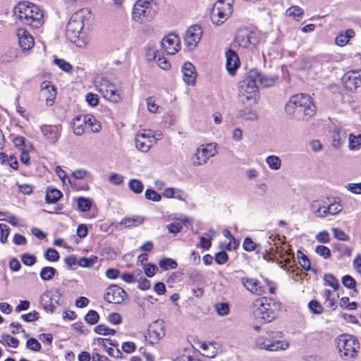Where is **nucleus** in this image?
I'll return each mask as SVG.
<instances>
[{
    "label": "nucleus",
    "instance_id": "nucleus-1",
    "mask_svg": "<svg viewBox=\"0 0 361 361\" xmlns=\"http://www.w3.org/2000/svg\"><path fill=\"white\" fill-rule=\"evenodd\" d=\"M285 111L290 116H302L303 120L308 121L314 115L316 106L310 95L300 94L290 98L285 106Z\"/></svg>",
    "mask_w": 361,
    "mask_h": 361
},
{
    "label": "nucleus",
    "instance_id": "nucleus-2",
    "mask_svg": "<svg viewBox=\"0 0 361 361\" xmlns=\"http://www.w3.org/2000/svg\"><path fill=\"white\" fill-rule=\"evenodd\" d=\"M90 11L87 8H80L75 12L66 26V36L73 43L78 47L85 44V34L82 32L84 21Z\"/></svg>",
    "mask_w": 361,
    "mask_h": 361
},
{
    "label": "nucleus",
    "instance_id": "nucleus-3",
    "mask_svg": "<svg viewBox=\"0 0 361 361\" xmlns=\"http://www.w3.org/2000/svg\"><path fill=\"white\" fill-rule=\"evenodd\" d=\"M13 12L21 21L32 28L37 29L44 23V15L34 4L23 1L15 6Z\"/></svg>",
    "mask_w": 361,
    "mask_h": 361
},
{
    "label": "nucleus",
    "instance_id": "nucleus-4",
    "mask_svg": "<svg viewBox=\"0 0 361 361\" xmlns=\"http://www.w3.org/2000/svg\"><path fill=\"white\" fill-rule=\"evenodd\" d=\"M259 77L257 69L250 70L247 76L240 82L238 98L243 105L255 104L258 97L256 78Z\"/></svg>",
    "mask_w": 361,
    "mask_h": 361
},
{
    "label": "nucleus",
    "instance_id": "nucleus-5",
    "mask_svg": "<svg viewBox=\"0 0 361 361\" xmlns=\"http://www.w3.org/2000/svg\"><path fill=\"white\" fill-rule=\"evenodd\" d=\"M336 343L341 358L350 360L357 357L360 343L355 336L348 334L339 335L336 338Z\"/></svg>",
    "mask_w": 361,
    "mask_h": 361
},
{
    "label": "nucleus",
    "instance_id": "nucleus-6",
    "mask_svg": "<svg viewBox=\"0 0 361 361\" xmlns=\"http://www.w3.org/2000/svg\"><path fill=\"white\" fill-rule=\"evenodd\" d=\"M253 315L264 322H271L277 315L276 307L266 298H258L253 302Z\"/></svg>",
    "mask_w": 361,
    "mask_h": 361
},
{
    "label": "nucleus",
    "instance_id": "nucleus-7",
    "mask_svg": "<svg viewBox=\"0 0 361 361\" xmlns=\"http://www.w3.org/2000/svg\"><path fill=\"white\" fill-rule=\"evenodd\" d=\"M282 338L281 332H270L267 336H261L256 338L255 346L258 348L268 351H276L285 350L288 347V343L282 342L279 339Z\"/></svg>",
    "mask_w": 361,
    "mask_h": 361
},
{
    "label": "nucleus",
    "instance_id": "nucleus-8",
    "mask_svg": "<svg viewBox=\"0 0 361 361\" xmlns=\"http://www.w3.org/2000/svg\"><path fill=\"white\" fill-rule=\"evenodd\" d=\"M153 0H137L133 8V19L140 23L150 21L155 16V11L152 6Z\"/></svg>",
    "mask_w": 361,
    "mask_h": 361
},
{
    "label": "nucleus",
    "instance_id": "nucleus-9",
    "mask_svg": "<svg viewBox=\"0 0 361 361\" xmlns=\"http://www.w3.org/2000/svg\"><path fill=\"white\" fill-rule=\"evenodd\" d=\"M234 0H218L212 11V23L219 25L223 24L233 12Z\"/></svg>",
    "mask_w": 361,
    "mask_h": 361
},
{
    "label": "nucleus",
    "instance_id": "nucleus-10",
    "mask_svg": "<svg viewBox=\"0 0 361 361\" xmlns=\"http://www.w3.org/2000/svg\"><path fill=\"white\" fill-rule=\"evenodd\" d=\"M97 88L103 97L110 102L118 103L122 100L120 91L106 78H102L97 85Z\"/></svg>",
    "mask_w": 361,
    "mask_h": 361
},
{
    "label": "nucleus",
    "instance_id": "nucleus-11",
    "mask_svg": "<svg viewBox=\"0 0 361 361\" xmlns=\"http://www.w3.org/2000/svg\"><path fill=\"white\" fill-rule=\"evenodd\" d=\"M202 29L199 25L190 26L184 35V44L188 51L194 50L202 36Z\"/></svg>",
    "mask_w": 361,
    "mask_h": 361
},
{
    "label": "nucleus",
    "instance_id": "nucleus-12",
    "mask_svg": "<svg viewBox=\"0 0 361 361\" xmlns=\"http://www.w3.org/2000/svg\"><path fill=\"white\" fill-rule=\"evenodd\" d=\"M128 297V293L116 285L109 286L106 290L104 299L109 303L121 304Z\"/></svg>",
    "mask_w": 361,
    "mask_h": 361
},
{
    "label": "nucleus",
    "instance_id": "nucleus-13",
    "mask_svg": "<svg viewBox=\"0 0 361 361\" xmlns=\"http://www.w3.org/2000/svg\"><path fill=\"white\" fill-rule=\"evenodd\" d=\"M215 147L212 144L202 145L197 148L193 158V164L200 166L207 163V160L215 155Z\"/></svg>",
    "mask_w": 361,
    "mask_h": 361
},
{
    "label": "nucleus",
    "instance_id": "nucleus-14",
    "mask_svg": "<svg viewBox=\"0 0 361 361\" xmlns=\"http://www.w3.org/2000/svg\"><path fill=\"white\" fill-rule=\"evenodd\" d=\"M41 132L44 139L51 144L57 142L61 137L62 126L44 124L40 127Z\"/></svg>",
    "mask_w": 361,
    "mask_h": 361
},
{
    "label": "nucleus",
    "instance_id": "nucleus-15",
    "mask_svg": "<svg viewBox=\"0 0 361 361\" xmlns=\"http://www.w3.org/2000/svg\"><path fill=\"white\" fill-rule=\"evenodd\" d=\"M18 37V45L21 48L22 51H27L32 48L34 46V38L30 32L23 28H18L16 31Z\"/></svg>",
    "mask_w": 361,
    "mask_h": 361
},
{
    "label": "nucleus",
    "instance_id": "nucleus-16",
    "mask_svg": "<svg viewBox=\"0 0 361 361\" xmlns=\"http://www.w3.org/2000/svg\"><path fill=\"white\" fill-rule=\"evenodd\" d=\"M161 47L170 55L177 53L180 49V39L176 34L171 33L163 38L161 42Z\"/></svg>",
    "mask_w": 361,
    "mask_h": 361
},
{
    "label": "nucleus",
    "instance_id": "nucleus-17",
    "mask_svg": "<svg viewBox=\"0 0 361 361\" xmlns=\"http://www.w3.org/2000/svg\"><path fill=\"white\" fill-rule=\"evenodd\" d=\"M240 281L246 290L253 294L260 295L266 292L265 287L262 286L256 279L241 277Z\"/></svg>",
    "mask_w": 361,
    "mask_h": 361
},
{
    "label": "nucleus",
    "instance_id": "nucleus-18",
    "mask_svg": "<svg viewBox=\"0 0 361 361\" xmlns=\"http://www.w3.org/2000/svg\"><path fill=\"white\" fill-rule=\"evenodd\" d=\"M344 82L347 89L355 90L361 86V75L360 71H352L344 75Z\"/></svg>",
    "mask_w": 361,
    "mask_h": 361
},
{
    "label": "nucleus",
    "instance_id": "nucleus-19",
    "mask_svg": "<svg viewBox=\"0 0 361 361\" xmlns=\"http://www.w3.org/2000/svg\"><path fill=\"white\" fill-rule=\"evenodd\" d=\"M226 68L231 75H234L236 69L240 66L238 55L232 49L226 52Z\"/></svg>",
    "mask_w": 361,
    "mask_h": 361
},
{
    "label": "nucleus",
    "instance_id": "nucleus-20",
    "mask_svg": "<svg viewBox=\"0 0 361 361\" xmlns=\"http://www.w3.org/2000/svg\"><path fill=\"white\" fill-rule=\"evenodd\" d=\"M148 334L149 337V343L154 344L157 343L164 334V329L157 321L149 326Z\"/></svg>",
    "mask_w": 361,
    "mask_h": 361
},
{
    "label": "nucleus",
    "instance_id": "nucleus-21",
    "mask_svg": "<svg viewBox=\"0 0 361 361\" xmlns=\"http://www.w3.org/2000/svg\"><path fill=\"white\" fill-rule=\"evenodd\" d=\"M183 80L189 85H193L195 83L196 73L194 65L190 62H186L183 66Z\"/></svg>",
    "mask_w": 361,
    "mask_h": 361
},
{
    "label": "nucleus",
    "instance_id": "nucleus-22",
    "mask_svg": "<svg viewBox=\"0 0 361 361\" xmlns=\"http://www.w3.org/2000/svg\"><path fill=\"white\" fill-rule=\"evenodd\" d=\"M149 136L145 133H137L135 137L136 148L143 152H147L150 149L151 141L147 140Z\"/></svg>",
    "mask_w": 361,
    "mask_h": 361
},
{
    "label": "nucleus",
    "instance_id": "nucleus-23",
    "mask_svg": "<svg viewBox=\"0 0 361 361\" xmlns=\"http://www.w3.org/2000/svg\"><path fill=\"white\" fill-rule=\"evenodd\" d=\"M355 36V31L353 29H348L344 32H340L335 39V43L340 47L346 45L350 39Z\"/></svg>",
    "mask_w": 361,
    "mask_h": 361
},
{
    "label": "nucleus",
    "instance_id": "nucleus-24",
    "mask_svg": "<svg viewBox=\"0 0 361 361\" xmlns=\"http://www.w3.org/2000/svg\"><path fill=\"white\" fill-rule=\"evenodd\" d=\"M82 117L83 123L89 126L92 133H97L101 130L102 126L100 122H99L94 116L85 114L82 115Z\"/></svg>",
    "mask_w": 361,
    "mask_h": 361
},
{
    "label": "nucleus",
    "instance_id": "nucleus-25",
    "mask_svg": "<svg viewBox=\"0 0 361 361\" xmlns=\"http://www.w3.org/2000/svg\"><path fill=\"white\" fill-rule=\"evenodd\" d=\"M40 303L44 310L47 312H53L55 310V305L53 302V297L50 293H44L40 298Z\"/></svg>",
    "mask_w": 361,
    "mask_h": 361
},
{
    "label": "nucleus",
    "instance_id": "nucleus-26",
    "mask_svg": "<svg viewBox=\"0 0 361 361\" xmlns=\"http://www.w3.org/2000/svg\"><path fill=\"white\" fill-rule=\"evenodd\" d=\"M250 105L248 104V106L244 107L243 109H240L238 111V116L243 118L245 120L247 121H257L259 118L258 114L252 111L249 106Z\"/></svg>",
    "mask_w": 361,
    "mask_h": 361
},
{
    "label": "nucleus",
    "instance_id": "nucleus-27",
    "mask_svg": "<svg viewBox=\"0 0 361 361\" xmlns=\"http://www.w3.org/2000/svg\"><path fill=\"white\" fill-rule=\"evenodd\" d=\"M85 126H86V124L83 123L82 115H79L73 118L72 126L75 135L80 136L84 134Z\"/></svg>",
    "mask_w": 361,
    "mask_h": 361
},
{
    "label": "nucleus",
    "instance_id": "nucleus-28",
    "mask_svg": "<svg viewBox=\"0 0 361 361\" xmlns=\"http://www.w3.org/2000/svg\"><path fill=\"white\" fill-rule=\"evenodd\" d=\"M63 196L62 192L55 188H47L46 190L45 201L48 204L56 203Z\"/></svg>",
    "mask_w": 361,
    "mask_h": 361
},
{
    "label": "nucleus",
    "instance_id": "nucleus-29",
    "mask_svg": "<svg viewBox=\"0 0 361 361\" xmlns=\"http://www.w3.org/2000/svg\"><path fill=\"white\" fill-rule=\"evenodd\" d=\"M257 73L259 74V77L256 78V82L259 83L264 87H271L272 86L275 82L278 80V77L276 75L273 76H266L263 75L258 70Z\"/></svg>",
    "mask_w": 361,
    "mask_h": 361
},
{
    "label": "nucleus",
    "instance_id": "nucleus-30",
    "mask_svg": "<svg viewBox=\"0 0 361 361\" xmlns=\"http://www.w3.org/2000/svg\"><path fill=\"white\" fill-rule=\"evenodd\" d=\"M41 90L45 94L47 92L50 94V95L47 97V101H54L56 95V89L49 81L42 82L41 83Z\"/></svg>",
    "mask_w": 361,
    "mask_h": 361
},
{
    "label": "nucleus",
    "instance_id": "nucleus-31",
    "mask_svg": "<svg viewBox=\"0 0 361 361\" xmlns=\"http://www.w3.org/2000/svg\"><path fill=\"white\" fill-rule=\"evenodd\" d=\"M252 38L253 37L247 33H240L236 36L235 42L241 47L248 48L251 44H254V42L252 41Z\"/></svg>",
    "mask_w": 361,
    "mask_h": 361
},
{
    "label": "nucleus",
    "instance_id": "nucleus-32",
    "mask_svg": "<svg viewBox=\"0 0 361 361\" xmlns=\"http://www.w3.org/2000/svg\"><path fill=\"white\" fill-rule=\"evenodd\" d=\"M332 145L334 147H338L345 139V133L341 128L336 127L332 132Z\"/></svg>",
    "mask_w": 361,
    "mask_h": 361
},
{
    "label": "nucleus",
    "instance_id": "nucleus-33",
    "mask_svg": "<svg viewBox=\"0 0 361 361\" xmlns=\"http://www.w3.org/2000/svg\"><path fill=\"white\" fill-rule=\"evenodd\" d=\"M298 258L300 260V264L302 269L305 271H313L314 273L317 272V270L311 268V264L308 257L300 250H298L297 252Z\"/></svg>",
    "mask_w": 361,
    "mask_h": 361
},
{
    "label": "nucleus",
    "instance_id": "nucleus-34",
    "mask_svg": "<svg viewBox=\"0 0 361 361\" xmlns=\"http://www.w3.org/2000/svg\"><path fill=\"white\" fill-rule=\"evenodd\" d=\"M266 162L272 170H278L281 168V161L278 156L270 155L267 157Z\"/></svg>",
    "mask_w": 361,
    "mask_h": 361
},
{
    "label": "nucleus",
    "instance_id": "nucleus-35",
    "mask_svg": "<svg viewBox=\"0 0 361 361\" xmlns=\"http://www.w3.org/2000/svg\"><path fill=\"white\" fill-rule=\"evenodd\" d=\"M56 273V270L51 267H43L40 271V277L44 281L51 280Z\"/></svg>",
    "mask_w": 361,
    "mask_h": 361
},
{
    "label": "nucleus",
    "instance_id": "nucleus-36",
    "mask_svg": "<svg viewBox=\"0 0 361 361\" xmlns=\"http://www.w3.org/2000/svg\"><path fill=\"white\" fill-rule=\"evenodd\" d=\"M129 188L135 194H140L144 189L143 183L138 179H131L128 183Z\"/></svg>",
    "mask_w": 361,
    "mask_h": 361
},
{
    "label": "nucleus",
    "instance_id": "nucleus-37",
    "mask_svg": "<svg viewBox=\"0 0 361 361\" xmlns=\"http://www.w3.org/2000/svg\"><path fill=\"white\" fill-rule=\"evenodd\" d=\"M286 14L298 20L303 15V10L298 6H293L286 10Z\"/></svg>",
    "mask_w": 361,
    "mask_h": 361
},
{
    "label": "nucleus",
    "instance_id": "nucleus-38",
    "mask_svg": "<svg viewBox=\"0 0 361 361\" xmlns=\"http://www.w3.org/2000/svg\"><path fill=\"white\" fill-rule=\"evenodd\" d=\"M17 58V51L11 49L0 56V61L4 63L13 61Z\"/></svg>",
    "mask_w": 361,
    "mask_h": 361
},
{
    "label": "nucleus",
    "instance_id": "nucleus-39",
    "mask_svg": "<svg viewBox=\"0 0 361 361\" xmlns=\"http://www.w3.org/2000/svg\"><path fill=\"white\" fill-rule=\"evenodd\" d=\"M159 265L163 270H168L169 269H176L178 264L175 260L171 258H164L159 261Z\"/></svg>",
    "mask_w": 361,
    "mask_h": 361
},
{
    "label": "nucleus",
    "instance_id": "nucleus-40",
    "mask_svg": "<svg viewBox=\"0 0 361 361\" xmlns=\"http://www.w3.org/2000/svg\"><path fill=\"white\" fill-rule=\"evenodd\" d=\"M97 261V257L91 256L90 258L81 257L78 261V265L82 267L91 268Z\"/></svg>",
    "mask_w": 361,
    "mask_h": 361
},
{
    "label": "nucleus",
    "instance_id": "nucleus-41",
    "mask_svg": "<svg viewBox=\"0 0 361 361\" xmlns=\"http://www.w3.org/2000/svg\"><path fill=\"white\" fill-rule=\"evenodd\" d=\"M1 342L5 343L6 345L12 348H17L19 345V341L8 334H5L1 336Z\"/></svg>",
    "mask_w": 361,
    "mask_h": 361
},
{
    "label": "nucleus",
    "instance_id": "nucleus-42",
    "mask_svg": "<svg viewBox=\"0 0 361 361\" xmlns=\"http://www.w3.org/2000/svg\"><path fill=\"white\" fill-rule=\"evenodd\" d=\"M329 209L331 210V215L340 213L343 209V206L340 204V198H334V202L329 204Z\"/></svg>",
    "mask_w": 361,
    "mask_h": 361
},
{
    "label": "nucleus",
    "instance_id": "nucleus-43",
    "mask_svg": "<svg viewBox=\"0 0 361 361\" xmlns=\"http://www.w3.org/2000/svg\"><path fill=\"white\" fill-rule=\"evenodd\" d=\"M348 140L349 149L351 150L356 149L361 146V134L357 136L350 134Z\"/></svg>",
    "mask_w": 361,
    "mask_h": 361
},
{
    "label": "nucleus",
    "instance_id": "nucleus-44",
    "mask_svg": "<svg viewBox=\"0 0 361 361\" xmlns=\"http://www.w3.org/2000/svg\"><path fill=\"white\" fill-rule=\"evenodd\" d=\"M325 284L330 286L334 290H337L339 287V283L336 278L331 274H326L324 276Z\"/></svg>",
    "mask_w": 361,
    "mask_h": 361
},
{
    "label": "nucleus",
    "instance_id": "nucleus-45",
    "mask_svg": "<svg viewBox=\"0 0 361 361\" xmlns=\"http://www.w3.org/2000/svg\"><path fill=\"white\" fill-rule=\"evenodd\" d=\"M94 331L97 334L107 336L109 334L114 335L116 330L106 326L104 324H99L94 327Z\"/></svg>",
    "mask_w": 361,
    "mask_h": 361
},
{
    "label": "nucleus",
    "instance_id": "nucleus-46",
    "mask_svg": "<svg viewBox=\"0 0 361 361\" xmlns=\"http://www.w3.org/2000/svg\"><path fill=\"white\" fill-rule=\"evenodd\" d=\"M99 319V314L95 310H90L85 317L86 322L91 325L97 324Z\"/></svg>",
    "mask_w": 361,
    "mask_h": 361
},
{
    "label": "nucleus",
    "instance_id": "nucleus-47",
    "mask_svg": "<svg viewBox=\"0 0 361 361\" xmlns=\"http://www.w3.org/2000/svg\"><path fill=\"white\" fill-rule=\"evenodd\" d=\"M78 207L82 212L89 211L91 208V202L89 199L80 197L78 199Z\"/></svg>",
    "mask_w": 361,
    "mask_h": 361
},
{
    "label": "nucleus",
    "instance_id": "nucleus-48",
    "mask_svg": "<svg viewBox=\"0 0 361 361\" xmlns=\"http://www.w3.org/2000/svg\"><path fill=\"white\" fill-rule=\"evenodd\" d=\"M308 307L310 311L316 314H319L322 313L324 310V308L320 304V302L316 300H311L308 304Z\"/></svg>",
    "mask_w": 361,
    "mask_h": 361
},
{
    "label": "nucleus",
    "instance_id": "nucleus-49",
    "mask_svg": "<svg viewBox=\"0 0 361 361\" xmlns=\"http://www.w3.org/2000/svg\"><path fill=\"white\" fill-rule=\"evenodd\" d=\"M54 63L59 66L63 71L71 73L73 70V66L63 59H55Z\"/></svg>",
    "mask_w": 361,
    "mask_h": 361
},
{
    "label": "nucleus",
    "instance_id": "nucleus-50",
    "mask_svg": "<svg viewBox=\"0 0 361 361\" xmlns=\"http://www.w3.org/2000/svg\"><path fill=\"white\" fill-rule=\"evenodd\" d=\"M44 257L50 262H56L59 259V252L53 248H48L44 254Z\"/></svg>",
    "mask_w": 361,
    "mask_h": 361
},
{
    "label": "nucleus",
    "instance_id": "nucleus-51",
    "mask_svg": "<svg viewBox=\"0 0 361 361\" xmlns=\"http://www.w3.org/2000/svg\"><path fill=\"white\" fill-rule=\"evenodd\" d=\"M145 195L146 199L154 202H159L161 199V195L153 189H147Z\"/></svg>",
    "mask_w": 361,
    "mask_h": 361
},
{
    "label": "nucleus",
    "instance_id": "nucleus-52",
    "mask_svg": "<svg viewBox=\"0 0 361 361\" xmlns=\"http://www.w3.org/2000/svg\"><path fill=\"white\" fill-rule=\"evenodd\" d=\"M26 347L33 351L38 352L41 350V344L39 341L34 338L28 339L26 342Z\"/></svg>",
    "mask_w": 361,
    "mask_h": 361
},
{
    "label": "nucleus",
    "instance_id": "nucleus-53",
    "mask_svg": "<svg viewBox=\"0 0 361 361\" xmlns=\"http://www.w3.org/2000/svg\"><path fill=\"white\" fill-rule=\"evenodd\" d=\"M332 232L334 237L338 240L348 241L349 240V236L340 228H333Z\"/></svg>",
    "mask_w": 361,
    "mask_h": 361
},
{
    "label": "nucleus",
    "instance_id": "nucleus-54",
    "mask_svg": "<svg viewBox=\"0 0 361 361\" xmlns=\"http://www.w3.org/2000/svg\"><path fill=\"white\" fill-rule=\"evenodd\" d=\"M315 252L319 256L323 257L324 259H328L331 257V251L329 247L324 245H318L315 248Z\"/></svg>",
    "mask_w": 361,
    "mask_h": 361
},
{
    "label": "nucleus",
    "instance_id": "nucleus-55",
    "mask_svg": "<svg viewBox=\"0 0 361 361\" xmlns=\"http://www.w3.org/2000/svg\"><path fill=\"white\" fill-rule=\"evenodd\" d=\"M143 269L147 276L152 277L156 274L158 268L155 264L148 263L144 264Z\"/></svg>",
    "mask_w": 361,
    "mask_h": 361
},
{
    "label": "nucleus",
    "instance_id": "nucleus-56",
    "mask_svg": "<svg viewBox=\"0 0 361 361\" xmlns=\"http://www.w3.org/2000/svg\"><path fill=\"white\" fill-rule=\"evenodd\" d=\"M9 235V228L6 224H0V241L5 243Z\"/></svg>",
    "mask_w": 361,
    "mask_h": 361
},
{
    "label": "nucleus",
    "instance_id": "nucleus-57",
    "mask_svg": "<svg viewBox=\"0 0 361 361\" xmlns=\"http://www.w3.org/2000/svg\"><path fill=\"white\" fill-rule=\"evenodd\" d=\"M141 221H140L137 219L125 218L119 223V225L128 228L139 225Z\"/></svg>",
    "mask_w": 361,
    "mask_h": 361
},
{
    "label": "nucleus",
    "instance_id": "nucleus-58",
    "mask_svg": "<svg viewBox=\"0 0 361 361\" xmlns=\"http://www.w3.org/2000/svg\"><path fill=\"white\" fill-rule=\"evenodd\" d=\"M341 281L343 285L348 288L352 289L355 287V281L350 275L343 276Z\"/></svg>",
    "mask_w": 361,
    "mask_h": 361
},
{
    "label": "nucleus",
    "instance_id": "nucleus-59",
    "mask_svg": "<svg viewBox=\"0 0 361 361\" xmlns=\"http://www.w3.org/2000/svg\"><path fill=\"white\" fill-rule=\"evenodd\" d=\"M243 247L245 251L251 252L256 248L257 244L255 243L250 238L246 237L244 239Z\"/></svg>",
    "mask_w": 361,
    "mask_h": 361
},
{
    "label": "nucleus",
    "instance_id": "nucleus-60",
    "mask_svg": "<svg viewBox=\"0 0 361 361\" xmlns=\"http://www.w3.org/2000/svg\"><path fill=\"white\" fill-rule=\"evenodd\" d=\"M216 310L217 313L221 316H225L228 314L229 307L227 303H218L216 305Z\"/></svg>",
    "mask_w": 361,
    "mask_h": 361
},
{
    "label": "nucleus",
    "instance_id": "nucleus-61",
    "mask_svg": "<svg viewBox=\"0 0 361 361\" xmlns=\"http://www.w3.org/2000/svg\"><path fill=\"white\" fill-rule=\"evenodd\" d=\"M39 315L37 311H33V312H29L27 314L21 315V319L27 322L36 321L39 319Z\"/></svg>",
    "mask_w": 361,
    "mask_h": 361
},
{
    "label": "nucleus",
    "instance_id": "nucleus-62",
    "mask_svg": "<svg viewBox=\"0 0 361 361\" xmlns=\"http://www.w3.org/2000/svg\"><path fill=\"white\" fill-rule=\"evenodd\" d=\"M156 61L157 65L161 69L168 70L171 68L170 62L165 57L161 56V54H159V57H158Z\"/></svg>",
    "mask_w": 361,
    "mask_h": 361
},
{
    "label": "nucleus",
    "instance_id": "nucleus-63",
    "mask_svg": "<svg viewBox=\"0 0 361 361\" xmlns=\"http://www.w3.org/2000/svg\"><path fill=\"white\" fill-rule=\"evenodd\" d=\"M228 259V255L224 251H221L216 254L215 255V262L218 264H225Z\"/></svg>",
    "mask_w": 361,
    "mask_h": 361
},
{
    "label": "nucleus",
    "instance_id": "nucleus-64",
    "mask_svg": "<svg viewBox=\"0 0 361 361\" xmlns=\"http://www.w3.org/2000/svg\"><path fill=\"white\" fill-rule=\"evenodd\" d=\"M23 263L27 266H32L36 262V258L34 255L24 254L21 257Z\"/></svg>",
    "mask_w": 361,
    "mask_h": 361
}]
</instances>
